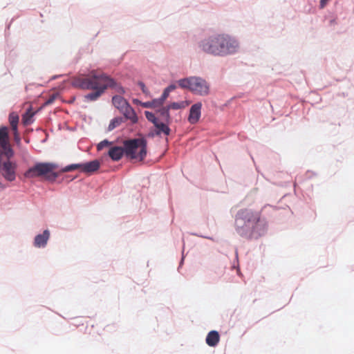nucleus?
Listing matches in <instances>:
<instances>
[{
	"label": "nucleus",
	"mask_w": 354,
	"mask_h": 354,
	"mask_svg": "<svg viewBox=\"0 0 354 354\" xmlns=\"http://www.w3.org/2000/svg\"><path fill=\"white\" fill-rule=\"evenodd\" d=\"M236 233L248 240L258 239L264 236L268 228V223L261 217V212L251 209H239L235 215Z\"/></svg>",
	"instance_id": "1"
},
{
	"label": "nucleus",
	"mask_w": 354,
	"mask_h": 354,
	"mask_svg": "<svg viewBox=\"0 0 354 354\" xmlns=\"http://www.w3.org/2000/svg\"><path fill=\"white\" fill-rule=\"evenodd\" d=\"M200 49L211 55L226 57L236 54L239 50V42L226 33H214L198 42Z\"/></svg>",
	"instance_id": "2"
},
{
	"label": "nucleus",
	"mask_w": 354,
	"mask_h": 354,
	"mask_svg": "<svg viewBox=\"0 0 354 354\" xmlns=\"http://www.w3.org/2000/svg\"><path fill=\"white\" fill-rule=\"evenodd\" d=\"M172 84L176 86V89L179 87L190 91L194 95L206 96L210 93V84L201 76H186L169 83Z\"/></svg>",
	"instance_id": "3"
},
{
	"label": "nucleus",
	"mask_w": 354,
	"mask_h": 354,
	"mask_svg": "<svg viewBox=\"0 0 354 354\" xmlns=\"http://www.w3.org/2000/svg\"><path fill=\"white\" fill-rule=\"evenodd\" d=\"M122 145L127 158L142 161L147 156L148 141L144 136L125 140Z\"/></svg>",
	"instance_id": "4"
},
{
	"label": "nucleus",
	"mask_w": 354,
	"mask_h": 354,
	"mask_svg": "<svg viewBox=\"0 0 354 354\" xmlns=\"http://www.w3.org/2000/svg\"><path fill=\"white\" fill-rule=\"evenodd\" d=\"M91 77L94 80L104 82V84H100V87L104 93L109 88H111L121 95H124L127 93L126 88L120 82L121 77H123L122 73L120 72L117 73L115 76L113 77L106 72L97 73L93 71L91 73Z\"/></svg>",
	"instance_id": "5"
},
{
	"label": "nucleus",
	"mask_w": 354,
	"mask_h": 354,
	"mask_svg": "<svg viewBox=\"0 0 354 354\" xmlns=\"http://www.w3.org/2000/svg\"><path fill=\"white\" fill-rule=\"evenodd\" d=\"M12 158H6V149L0 148V174L9 183H12L17 178V162H12Z\"/></svg>",
	"instance_id": "6"
},
{
	"label": "nucleus",
	"mask_w": 354,
	"mask_h": 354,
	"mask_svg": "<svg viewBox=\"0 0 354 354\" xmlns=\"http://www.w3.org/2000/svg\"><path fill=\"white\" fill-rule=\"evenodd\" d=\"M44 178L50 183H53L57 180L58 183H62L64 181L69 183L75 179V177L65 176L59 178V174L54 171V169L58 168L59 165L53 162H40Z\"/></svg>",
	"instance_id": "7"
},
{
	"label": "nucleus",
	"mask_w": 354,
	"mask_h": 354,
	"mask_svg": "<svg viewBox=\"0 0 354 354\" xmlns=\"http://www.w3.org/2000/svg\"><path fill=\"white\" fill-rule=\"evenodd\" d=\"M174 90H176V86L173 84H169L164 88L161 95L158 97L153 98L151 100L146 102H142L138 98H133L132 102L137 106H141L147 109L158 107L169 97L170 93Z\"/></svg>",
	"instance_id": "8"
},
{
	"label": "nucleus",
	"mask_w": 354,
	"mask_h": 354,
	"mask_svg": "<svg viewBox=\"0 0 354 354\" xmlns=\"http://www.w3.org/2000/svg\"><path fill=\"white\" fill-rule=\"evenodd\" d=\"M0 148L6 149V158H12L15 156V151L9 143L8 127L0 126Z\"/></svg>",
	"instance_id": "9"
},
{
	"label": "nucleus",
	"mask_w": 354,
	"mask_h": 354,
	"mask_svg": "<svg viewBox=\"0 0 354 354\" xmlns=\"http://www.w3.org/2000/svg\"><path fill=\"white\" fill-rule=\"evenodd\" d=\"M50 238V231L48 228L44 229L42 232L37 234L32 241V245L36 248H45Z\"/></svg>",
	"instance_id": "10"
},
{
	"label": "nucleus",
	"mask_w": 354,
	"mask_h": 354,
	"mask_svg": "<svg viewBox=\"0 0 354 354\" xmlns=\"http://www.w3.org/2000/svg\"><path fill=\"white\" fill-rule=\"evenodd\" d=\"M203 104L201 102H197L193 104L189 108L187 121L192 124L197 123L201 118Z\"/></svg>",
	"instance_id": "11"
},
{
	"label": "nucleus",
	"mask_w": 354,
	"mask_h": 354,
	"mask_svg": "<svg viewBox=\"0 0 354 354\" xmlns=\"http://www.w3.org/2000/svg\"><path fill=\"white\" fill-rule=\"evenodd\" d=\"M120 113L122 114L125 119L131 120L133 124H137L138 122L137 113L127 100H126L124 102L122 111Z\"/></svg>",
	"instance_id": "12"
},
{
	"label": "nucleus",
	"mask_w": 354,
	"mask_h": 354,
	"mask_svg": "<svg viewBox=\"0 0 354 354\" xmlns=\"http://www.w3.org/2000/svg\"><path fill=\"white\" fill-rule=\"evenodd\" d=\"M165 124L161 122V120L158 121L157 122L153 124V127H151L149 131L143 136L146 138V140L148 138H154L156 137L162 138V132Z\"/></svg>",
	"instance_id": "13"
},
{
	"label": "nucleus",
	"mask_w": 354,
	"mask_h": 354,
	"mask_svg": "<svg viewBox=\"0 0 354 354\" xmlns=\"http://www.w3.org/2000/svg\"><path fill=\"white\" fill-rule=\"evenodd\" d=\"M106 155L114 162H118L124 156V151L122 146L114 145L109 147Z\"/></svg>",
	"instance_id": "14"
},
{
	"label": "nucleus",
	"mask_w": 354,
	"mask_h": 354,
	"mask_svg": "<svg viewBox=\"0 0 354 354\" xmlns=\"http://www.w3.org/2000/svg\"><path fill=\"white\" fill-rule=\"evenodd\" d=\"M24 176L27 178H32L36 176L44 177L40 162H35L32 167H30L26 170L24 172Z\"/></svg>",
	"instance_id": "15"
},
{
	"label": "nucleus",
	"mask_w": 354,
	"mask_h": 354,
	"mask_svg": "<svg viewBox=\"0 0 354 354\" xmlns=\"http://www.w3.org/2000/svg\"><path fill=\"white\" fill-rule=\"evenodd\" d=\"M82 171L86 173H93L97 171L100 168V162L97 159H93L89 161L81 162Z\"/></svg>",
	"instance_id": "16"
},
{
	"label": "nucleus",
	"mask_w": 354,
	"mask_h": 354,
	"mask_svg": "<svg viewBox=\"0 0 354 354\" xmlns=\"http://www.w3.org/2000/svg\"><path fill=\"white\" fill-rule=\"evenodd\" d=\"M220 339V333L217 330H212L206 335L205 343L210 347H216L219 344Z\"/></svg>",
	"instance_id": "17"
},
{
	"label": "nucleus",
	"mask_w": 354,
	"mask_h": 354,
	"mask_svg": "<svg viewBox=\"0 0 354 354\" xmlns=\"http://www.w3.org/2000/svg\"><path fill=\"white\" fill-rule=\"evenodd\" d=\"M93 90L94 91L90 92L84 96L85 102H95L104 93L102 89L100 87V86L97 88H94Z\"/></svg>",
	"instance_id": "18"
},
{
	"label": "nucleus",
	"mask_w": 354,
	"mask_h": 354,
	"mask_svg": "<svg viewBox=\"0 0 354 354\" xmlns=\"http://www.w3.org/2000/svg\"><path fill=\"white\" fill-rule=\"evenodd\" d=\"M126 98L121 94H115L111 97V104L120 112L122 111V109L126 102Z\"/></svg>",
	"instance_id": "19"
},
{
	"label": "nucleus",
	"mask_w": 354,
	"mask_h": 354,
	"mask_svg": "<svg viewBox=\"0 0 354 354\" xmlns=\"http://www.w3.org/2000/svg\"><path fill=\"white\" fill-rule=\"evenodd\" d=\"M22 119L25 125H30L35 121V113L32 112V106L28 108L23 115Z\"/></svg>",
	"instance_id": "20"
},
{
	"label": "nucleus",
	"mask_w": 354,
	"mask_h": 354,
	"mask_svg": "<svg viewBox=\"0 0 354 354\" xmlns=\"http://www.w3.org/2000/svg\"><path fill=\"white\" fill-rule=\"evenodd\" d=\"M127 119L124 118L123 116L116 115L113 117L109 122V124L108 125L107 131H111L118 127H119L121 124L125 122Z\"/></svg>",
	"instance_id": "21"
},
{
	"label": "nucleus",
	"mask_w": 354,
	"mask_h": 354,
	"mask_svg": "<svg viewBox=\"0 0 354 354\" xmlns=\"http://www.w3.org/2000/svg\"><path fill=\"white\" fill-rule=\"evenodd\" d=\"M81 86L82 90H93L97 88L100 86V84L91 79H84V82H82Z\"/></svg>",
	"instance_id": "22"
},
{
	"label": "nucleus",
	"mask_w": 354,
	"mask_h": 354,
	"mask_svg": "<svg viewBox=\"0 0 354 354\" xmlns=\"http://www.w3.org/2000/svg\"><path fill=\"white\" fill-rule=\"evenodd\" d=\"M170 110L171 108L169 105L167 104L166 106H162L160 107H158L156 109V113H158L162 117V118L166 117L169 118V116H171Z\"/></svg>",
	"instance_id": "23"
},
{
	"label": "nucleus",
	"mask_w": 354,
	"mask_h": 354,
	"mask_svg": "<svg viewBox=\"0 0 354 354\" xmlns=\"http://www.w3.org/2000/svg\"><path fill=\"white\" fill-rule=\"evenodd\" d=\"M77 169H82V164L80 162L68 164L64 167H62L61 171L63 172H68L71 171L75 170Z\"/></svg>",
	"instance_id": "24"
},
{
	"label": "nucleus",
	"mask_w": 354,
	"mask_h": 354,
	"mask_svg": "<svg viewBox=\"0 0 354 354\" xmlns=\"http://www.w3.org/2000/svg\"><path fill=\"white\" fill-rule=\"evenodd\" d=\"M144 114L148 122H149L152 124L160 120L155 115V113L152 111H145Z\"/></svg>",
	"instance_id": "25"
},
{
	"label": "nucleus",
	"mask_w": 354,
	"mask_h": 354,
	"mask_svg": "<svg viewBox=\"0 0 354 354\" xmlns=\"http://www.w3.org/2000/svg\"><path fill=\"white\" fill-rule=\"evenodd\" d=\"M136 84L138 86H139L143 94H145L146 96H151V92L149 91V90L148 89V88L147 87L146 84L143 81L138 80Z\"/></svg>",
	"instance_id": "26"
},
{
	"label": "nucleus",
	"mask_w": 354,
	"mask_h": 354,
	"mask_svg": "<svg viewBox=\"0 0 354 354\" xmlns=\"http://www.w3.org/2000/svg\"><path fill=\"white\" fill-rule=\"evenodd\" d=\"M19 120V118L17 113L12 111L9 113L8 120L11 126L17 125Z\"/></svg>",
	"instance_id": "27"
},
{
	"label": "nucleus",
	"mask_w": 354,
	"mask_h": 354,
	"mask_svg": "<svg viewBox=\"0 0 354 354\" xmlns=\"http://www.w3.org/2000/svg\"><path fill=\"white\" fill-rule=\"evenodd\" d=\"M171 109L173 110H178L180 109H183L185 106V101H178V102H172L169 104Z\"/></svg>",
	"instance_id": "28"
},
{
	"label": "nucleus",
	"mask_w": 354,
	"mask_h": 354,
	"mask_svg": "<svg viewBox=\"0 0 354 354\" xmlns=\"http://www.w3.org/2000/svg\"><path fill=\"white\" fill-rule=\"evenodd\" d=\"M112 142L109 141L107 138H105L97 144V149L98 151L102 150L105 147L109 146Z\"/></svg>",
	"instance_id": "29"
},
{
	"label": "nucleus",
	"mask_w": 354,
	"mask_h": 354,
	"mask_svg": "<svg viewBox=\"0 0 354 354\" xmlns=\"http://www.w3.org/2000/svg\"><path fill=\"white\" fill-rule=\"evenodd\" d=\"M82 82H84V79L82 78H76L74 80L71 82V86L73 88H78L82 89L81 84H82Z\"/></svg>",
	"instance_id": "30"
},
{
	"label": "nucleus",
	"mask_w": 354,
	"mask_h": 354,
	"mask_svg": "<svg viewBox=\"0 0 354 354\" xmlns=\"http://www.w3.org/2000/svg\"><path fill=\"white\" fill-rule=\"evenodd\" d=\"M57 96H58V93L53 95L50 98H48L46 102H44L43 107H46L47 106H49V105L53 104L54 102L55 101V100L57 99Z\"/></svg>",
	"instance_id": "31"
},
{
	"label": "nucleus",
	"mask_w": 354,
	"mask_h": 354,
	"mask_svg": "<svg viewBox=\"0 0 354 354\" xmlns=\"http://www.w3.org/2000/svg\"><path fill=\"white\" fill-rule=\"evenodd\" d=\"M13 21H14V18H12L11 19V21L8 24H7L6 26V28H5V37H6V39L8 37V36L10 35L9 30L10 28V26H11L12 23L13 22Z\"/></svg>",
	"instance_id": "32"
},
{
	"label": "nucleus",
	"mask_w": 354,
	"mask_h": 354,
	"mask_svg": "<svg viewBox=\"0 0 354 354\" xmlns=\"http://www.w3.org/2000/svg\"><path fill=\"white\" fill-rule=\"evenodd\" d=\"M190 234L193 235V236H198V237H202V238H204V239H206L212 240V241L214 240L212 236H205V235H203L202 234L197 233V232H191Z\"/></svg>",
	"instance_id": "33"
},
{
	"label": "nucleus",
	"mask_w": 354,
	"mask_h": 354,
	"mask_svg": "<svg viewBox=\"0 0 354 354\" xmlns=\"http://www.w3.org/2000/svg\"><path fill=\"white\" fill-rule=\"evenodd\" d=\"M184 250H185V243H183V250H182V257L179 261V265L178 267V270L183 266L184 261H185V255H184Z\"/></svg>",
	"instance_id": "34"
},
{
	"label": "nucleus",
	"mask_w": 354,
	"mask_h": 354,
	"mask_svg": "<svg viewBox=\"0 0 354 354\" xmlns=\"http://www.w3.org/2000/svg\"><path fill=\"white\" fill-rule=\"evenodd\" d=\"M171 133V127L169 126L165 125V127L163 128L162 135L166 136H170Z\"/></svg>",
	"instance_id": "35"
},
{
	"label": "nucleus",
	"mask_w": 354,
	"mask_h": 354,
	"mask_svg": "<svg viewBox=\"0 0 354 354\" xmlns=\"http://www.w3.org/2000/svg\"><path fill=\"white\" fill-rule=\"evenodd\" d=\"M161 122H162L165 125H167L170 127L171 123L172 122V117L171 115L169 118L166 117L162 118V120H161Z\"/></svg>",
	"instance_id": "36"
},
{
	"label": "nucleus",
	"mask_w": 354,
	"mask_h": 354,
	"mask_svg": "<svg viewBox=\"0 0 354 354\" xmlns=\"http://www.w3.org/2000/svg\"><path fill=\"white\" fill-rule=\"evenodd\" d=\"M330 0H319V9H324L330 2Z\"/></svg>",
	"instance_id": "37"
},
{
	"label": "nucleus",
	"mask_w": 354,
	"mask_h": 354,
	"mask_svg": "<svg viewBox=\"0 0 354 354\" xmlns=\"http://www.w3.org/2000/svg\"><path fill=\"white\" fill-rule=\"evenodd\" d=\"M317 174L313 171L308 170L306 172V178L310 179L313 176H316Z\"/></svg>",
	"instance_id": "38"
},
{
	"label": "nucleus",
	"mask_w": 354,
	"mask_h": 354,
	"mask_svg": "<svg viewBox=\"0 0 354 354\" xmlns=\"http://www.w3.org/2000/svg\"><path fill=\"white\" fill-rule=\"evenodd\" d=\"M15 141L16 145L18 147H20L21 145V139L19 135H15Z\"/></svg>",
	"instance_id": "39"
},
{
	"label": "nucleus",
	"mask_w": 354,
	"mask_h": 354,
	"mask_svg": "<svg viewBox=\"0 0 354 354\" xmlns=\"http://www.w3.org/2000/svg\"><path fill=\"white\" fill-rule=\"evenodd\" d=\"M43 86V84H35V83H30L29 84H28V85H26V86L25 88H26V90L27 91V90H29V89L30 88V87H32V86Z\"/></svg>",
	"instance_id": "40"
},
{
	"label": "nucleus",
	"mask_w": 354,
	"mask_h": 354,
	"mask_svg": "<svg viewBox=\"0 0 354 354\" xmlns=\"http://www.w3.org/2000/svg\"><path fill=\"white\" fill-rule=\"evenodd\" d=\"M75 100L76 96L73 95L66 102V103L71 104H73L75 102Z\"/></svg>",
	"instance_id": "41"
},
{
	"label": "nucleus",
	"mask_w": 354,
	"mask_h": 354,
	"mask_svg": "<svg viewBox=\"0 0 354 354\" xmlns=\"http://www.w3.org/2000/svg\"><path fill=\"white\" fill-rule=\"evenodd\" d=\"M11 127H12V131H14L15 136V135H19L17 125L11 126Z\"/></svg>",
	"instance_id": "42"
},
{
	"label": "nucleus",
	"mask_w": 354,
	"mask_h": 354,
	"mask_svg": "<svg viewBox=\"0 0 354 354\" xmlns=\"http://www.w3.org/2000/svg\"><path fill=\"white\" fill-rule=\"evenodd\" d=\"M335 24H337V19L336 18H333V19H330V21H329L330 26H334Z\"/></svg>",
	"instance_id": "43"
},
{
	"label": "nucleus",
	"mask_w": 354,
	"mask_h": 354,
	"mask_svg": "<svg viewBox=\"0 0 354 354\" xmlns=\"http://www.w3.org/2000/svg\"><path fill=\"white\" fill-rule=\"evenodd\" d=\"M45 107H43V104L40 106L39 108H37L35 111H32L33 113H35V115H37L38 113L41 112Z\"/></svg>",
	"instance_id": "44"
},
{
	"label": "nucleus",
	"mask_w": 354,
	"mask_h": 354,
	"mask_svg": "<svg viewBox=\"0 0 354 354\" xmlns=\"http://www.w3.org/2000/svg\"><path fill=\"white\" fill-rule=\"evenodd\" d=\"M235 98V97H233L232 98H230V100H228L224 104H223V106H228L230 103L234 100V99Z\"/></svg>",
	"instance_id": "45"
},
{
	"label": "nucleus",
	"mask_w": 354,
	"mask_h": 354,
	"mask_svg": "<svg viewBox=\"0 0 354 354\" xmlns=\"http://www.w3.org/2000/svg\"><path fill=\"white\" fill-rule=\"evenodd\" d=\"M60 76H62V75H54L50 77V78L49 79L48 82L54 80H56V79H57Z\"/></svg>",
	"instance_id": "46"
},
{
	"label": "nucleus",
	"mask_w": 354,
	"mask_h": 354,
	"mask_svg": "<svg viewBox=\"0 0 354 354\" xmlns=\"http://www.w3.org/2000/svg\"><path fill=\"white\" fill-rule=\"evenodd\" d=\"M235 255H236L235 259H236V262L239 263V257H238V251H237V250L235 252Z\"/></svg>",
	"instance_id": "47"
},
{
	"label": "nucleus",
	"mask_w": 354,
	"mask_h": 354,
	"mask_svg": "<svg viewBox=\"0 0 354 354\" xmlns=\"http://www.w3.org/2000/svg\"><path fill=\"white\" fill-rule=\"evenodd\" d=\"M47 140H48V137H46L45 138H44L43 140H41V142L42 143H45V142L47 141Z\"/></svg>",
	"instance_id": "48"
},
{
	"label": "nucleus",
	"mask_w": 354,
	"mask_h": 354,
	"mask_svg": "<svg viewBox=\"0 0 354 354\" xmlns=\"http://www.w3.org/2000/svg\"><path fill=\"white\" fill-rule=\"evenodd\" d=\"M26 142L28 143L29 142V140H26Z\"/></svg>",
	"instance_id": "49"
}]
</instances>
